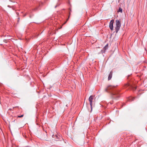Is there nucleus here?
Instances as JSON below:
<instances>
[{
  "label": "nucleus",
  "mask_w": 147,
  "mask_h": 147,
  "mask_svg": "<svg viewBox=\"0 0 147 147\" xmlns=\"http://www.w3.org/2000/svg\"><path fill=\"white\" fill-rule=\"evenodd\" d=\"M69 9V10H70V12L69 13V16L68 18V19L63 24H63H65L66 23L67 21L68 20L69 18V17L70 15V12L71 11V10L70 9Z\"/></svg>",
  "instance_id": "obj_8"
},
{
  "label": "nucleus",
  "mask_w": 147,
  "mask_h": 147,
  "mask_svg": "<svg viewBox=\"0 0 147 147\" xmlns=\"http://www.w3.org/2000/svg\"><path fill=\"white\" fill-rule=\"evenodd\" d=\"M114 87L112 86H108L105 88V91L107 92L110 93L112 98L113 99H117L119 97V94L117 91L112 90V89Z\"/></svg>",
  "instance_id": "obj_1"
},
{
  "label": "nucleus",
  "mask_w": 147,
  "mask_h": 147,
  "mask_svg": "<svg viewBox=\"0 0 147 147\" xmlns=\"http://www.w3.org/2000/svg\"><path fill=\"white\" fill-rule=\"evenodd\" d=\"M114 22V20H111L109 23V27L111 30H113V24Z\"/></svg>",
  "instance_id": "obj_4"
},
{
  "label": "nucleus",
  "mask_w": 147,
  "mask_h": 147,
  "mask_svg": "<svg viewBox=\"0 0 147 147\" xmlns=\"http://www.w3.org/2000/svg\"><path fill=\"white\" fill-rule=\"evenodd\" d=\"M56 6H55V7L56 8Z\"/></svg>",
  "instance_id": "obj_14"
},
{
  "label": "nucleus",
  "mask_w": 147,
  "mask_h": 147,
  "mask_svg": "<svg viewBox=\"0 0 147 147\" xmlns=\"http://www.w3.org/2000/svg\"><path fill=\"white\" fill-rule=\"evenodd\" d=\"M93 95H91L89 98V100L90 102V105L91 111L92 110V102L93 100Z\"/></svg>",
  "instance_id": "obj_3"
},
{
  "label": "nucleus",
  "mask_w": 147,
  "mask_h": 147,
  "mask_svg": "<svg viewBox=\"0 0 147 147\" xmlns=\"http://www.w3.org/2000/svg\"><path fill=\"white\" fill-rule=\"evenodd\" d=\"M116 27H115V32L117 33L119 30L121 26V23L119 20H116L115 21Z\"/></svg>",
  "instance_id": "obj_2"
},
{
  "label": "nucleus",
  "mask_w": 147,
  "mask_h": 147,
  "mask_svg": "<svg viewBox=\"0 0 147 147\" xmlns=\"http://www.w3.org/2000/svg\"><path fill=\"white\" fill-rule=\"evenodd\" d=\"M18 107V106H17V107Z\"/></svg>",
  "instance_id": "obj_16"
},
{
  "label": "nucleus",
  "mask_w": 147,
  "mask_h": 147,
  "mask_svg": "<svg viewBox=\"0 0 147 147\" xmlns=\"http://www.w3.org/2000/svg\"><path fill=\"white\" fill-rule=\"evenodd\" d=\"M23 116H24V115H20V116H18V117H19V118H21V117H22Z\"/></svg>",
  "instance_id": "obj_10"
},
{
  "label": "nucleus",
  "mask_w": 147,
  "mask_h": 147,
  "mask_svg": "<svg viewBox=\"0 0 147 147\" xmlns=\"http://www.w3.org/2000/svg\"><path fill=\"white\" fill-rule=\"evenodd\" d=\"M134 100V98H132V100Z\"/></svg>",
  "instance_id": "obj_11"
},
{
  "label": "nucleus",
  "mask_w": 147,
  "mask_h": 147,
  "mask_svg": "<svg viewBox=\"0 0 147 147\" xmlns=\"http://www.w3.org/2000/svg\"><path fill=\"white\" fill-rule=\"evenodd\" d=\"M108 45L107 44L103 48V49L104 51V52L102 50H101V53H104L105 51L108 49Z\"/></svg>",
  "instance_id": "obj_7"
},
{
  "label": "nucleus",
  "mask_w": 147,
  "mask_h": 147,
  "mask_svg": "<svg viewBox=\"0 0 147 147\" xmlns=\"http://www.w3.org/2000/svg\"><path fill=\"white\" fill-rule=\"evenodd\" d=\"M62 26H61V27H60V28H59V29H61V28H62Z\"/></svg>",
  "instance_id": "obj_12"
},
{
  "label": "nucleus",
  "mask_w": 147,
  "mask_h": 147,
  "mask_svg": "<svg viewBox=\"0 0 147 147\" xmlns=\"http://www.w3.org/2000/svg\"><path fill=\"white\" fill-rule=\"evenodd\" d=\"M118 12H122V9L121 8L119 7V10H118Z\"/></svg>",
  "instance_id": "obj_9"
},
{
  "label": "nucleus",
  "mask_w": 147,
  "mask_h": 147,
  "mask_svg": "<svg viewBox=\"0 0 147 147\" xmlns=\"http://www.w3.org/2000/svg\"><path fill=\"white\" fill-rule=\"evenodd\" d=\"M129 76H128V77H129Z\"/></svg>",
  "instance_id": "obj_15"
},
{
  "label": "nucleus",
  "mask_w": 147,
  "mask_h": 147,
  "mask_svg": "<svg viewBox=\"0 0 147 147\" xmlns=\"http://www.w3.org/2000/svg\"><path fill=\"white\" fill-rule=\"evenodd\" d=\"M125 86L127 87L130 86V87L132 89H133V90H135L136 88V87H134V88L133 87V86L132 85H130L128 83L126 84L125 85Z\"/></svg>",
  "instance_id": "obj_6"
},
{
  "label": "nucleus",
  "mask_w": 147,
  "mask_h": 147,
  "mask_svg": "<svg viewBox=\"0 0 147 147\" xmlns=\"http://www.w3.org/2000/svg\"><path fill=\"white\" fill-rule=\"evenodd\" d=\"M113 71L112 70L111 71H110V74L109 75L108 77V80H110L112 78V75H113Z\"/></svg>",
  "instance_id": "obj_5"
},
{
  "label": "nucleus",
  "mask_w": 147,
  "mask_h": 147,
  "mask_svg": "<svg viewBox=\"0 0 147 147\" xmlns=\"http://www.w3.org/2000/svg\"><path fill=\"white\" fill-rule=\"evenodd\" d=\"M56 136V138H58V136Z\"/></svg>",
  "instance_id": "obj_13"
}]
</instances>
